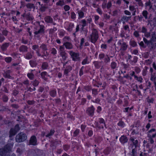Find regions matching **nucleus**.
I'll list each match as a JSON object with an SVG mask.
<instances>
[{
  "label": "nucleus",
  "instance_id": "f257e3e1",
  "mask_svg": "<svg viewBox=\"0 0 156 156\" xmlns=\"http://www.w3.org/2000/svg\"><path fill=\"white\" fill-rule=\"evenodd\" d=\"M13 143L9 144L5 146L3 148L0 149V154L1 156H5L7 154L12 151Z\"/></svg>",
  "mask_w": 156,
  "mask_h": 156
},
{
  "label": "nucleus",
  "instance_id": "f03ea898",
  "mask_svg": "<svg viewBox=\"0 0 156 156\" xmlns=\"http://www.w3.org/2000/svg\"><path fill=\"white\" fill-rule=\"evenodd\" d=\"M98 38V31L95 29L92 30V33L90 36V40L93 43H95Z\"/></svg>",
  "mask_w": 156,
  "mask_h": 156
},
{
  "label": "nucleus",
  "instance_id": "7ed1b4c3",
  "mask_svg": "<svg viewBox=\"0 0 156 156\" xmlns=\"http://www.w3.org/2000/svg\"><path fill=\"white\" fill-rule=\"evenodd\" d=\"M27 136L23 133H20L17 135L16 136V140L18 142H21L24 141L26 139Z\"/></svg>",
  "mask_w": 156,
  "mask_h": 156
},
{
  "label": "nucleus",
  "instance_id": "20e7f679",
  "mask_svg": "<svg viewBox=\"0 0 156 156\" xmlns=\"http://www.w3.org/2000/svg\"><path fill=\"white\" fill-rule=\"evenodd\" d=\"M70 54L73 61H77L80 60V58L79 53L70 51Z\"/></svg>",
  "mask_w": 156,
  "mask_h": 156
},
{
  "label": "nucleus",
  "instance_id": "39448f33",
  "mask_svg": "<svg viewBox=\"0 0 156 156\" xmlns=\"http://www.w3.org/2000/svg\"><path fill=\"white\" fill-rule=\"evenodd\" d=\"M19 129V125H16L15 126L14 129H11L10 131V137H11L12 136L14 135Z\"/></svg>",
  "mask_w": 156,
  "mask_h": 156
},
{
  "label": "nucleus",
  "instance_id": "423d86ee",
  "mask_svg": "<svg viewBox=\"0 0 156 156\" xmlns=\"http://www.w3.org/2000/svg\"><path fill=\"white\" fill-rule=\"evenodd\" d=\"M30 144L32 145H35L37 143V140L36 138L34 136H32L30 140Z\"/></svg>",
  "mask_w": 156,
  "mask_h": 156
},
{
  "label": "nucleus",
  "instance_id": "0eeeda50",
  "mask_svg": "<svg viewBox=\"0 0 156 156\" xmlns=\"http://www.w3.org/2000/svg\"><path fill=\"white\" fill-rule=\"evenodd\" d=\"M94 109L93 106L88 108L87 110V112L90 115H93L94 114Z\"/></svg>",
  "mask_w": 156,
  "mask_h": 156
},
{
  "label": "nucleus",
  "instance_id": "6e6552de",
  "mask_svg": "<svg viewBox=\"0 0 156 156\" xmlns=\"http://www.w3.org/2000/svg\"><path fill=\"white\" fill-rule=\"evenodd\" d=\"M128 140L127 137L124 136H122L120 138V141L122 144L127 142Z\"/></svg>",
  "mask_w": 156,
  "mask_h": 156
},
{
  "label": "nucleus",
  "instance_id": "1a4fd4ad",
  "mask_svg": "<svg viewBox=\"0 0 156 156\" xmlns=\"http://www.w3.org/2000/svg\"><path fill=\"white\" fill-rule=\"evenodd\" d=\"M130 140L133 143V144H134V146L133 147H133L136 148V147L137 146V140H135L132 137H131L130 138Z\"/></svg>",
  "mask_w": 156,
  "mask_h": 156
},
{
  "label": "nucleus",
  "instance_id": "9d476101",
  "mask_svg": "<svg viewBox=\"0 0 156 156\" xmlns=\"http://www.w3.org/2000/svg\"><path fill=\"white\" fill-rule=\"evenodd\" d=\"M45 20L46 22L48 23H52L53 20L49 16H46L45 18Z\"/></svg>",
  "mask_w": 156,
  "mask_h": 156
},
{
  "label": "nucleus",
  "instance_id": "9b49d317",
  "mask_svg": "<svg viewBox=\"0 0 156 156\" xmlns=\"http://www.w3.org/2000/svg\"><path fill=\"white\" fill-rule=\"evenodd\" d=\"M64 45L65 46V47L67 49H71L73 48V46L70 43L67 42H66L65 44Z\"/></svg>",
  "mask_w": 156,
  "mask_h": 156
},
{
  "label": "nucleus",
  "instance_id": "f8f14e48",
  "mask_svg": "<svg viewBox=\"0 0 156 156\" xmlns=\"http://www.w3.org/2000/svg\"><path fill=\"white\" fill-rule=\"evenodd\" d=\"M26 6L28 9H31L33 8L34 9H35V6L33 4L31 3H28L26 5Z\"/></svg>",
  "mask_w": 156,
  "mask_h": 156
},
{
  "label": "nucleus",
  "instance_id": "ddd939ff",
  "mask_svg": "<svg viewBox=\"0 0 156 156\" xmlns=\"http://www.w3.org/2000/svg\"><path fill=\"white\" fill-rule=\"evenodd\" d=\"M41 75L42 78L44 79V80H46L47 79V77L48 76L47 75V73L46 72H42L41 73Z\"/></svg>",
  "mask_w": 156,
  "mask_h": 156
},
{
  "label": "nucleus",
  "instance_id": "4468645a",
  "mask_svg": "<svg viewBox=\"0 0 156 156\" xmlns=\"http://www.w3.org/2000/svg\"><path fill=\"white\" fill-rule=\"evenodd\" d=\"M151 41H154L155 39H156V35L155 34V32H152V34H151Z\"/></svg>",
  "mask_w": 156,
  "mask_h": 156
},
{
  "label": "nucleus",
  "instance_id": "2eb2a0df",
  "mask_svg": "<svg viewBox=\"0 0 156 156\" xmlns=\"http://www.w3.org/2000/svg\"><path fill=\"white\" fill-rule=\"evenodd\" d=\"M44 30L43 28H41L39 30L37 31H35L34 33L35 34L37 35L38 34L43 33H44Z\"/></svg>",
  "mask_w": 156,
  "mask_h": 156
},
{
  "label": "nucleus",
  "instance_id": "dca6fc26",
  "mask_svg": "<svg viewBox=\"0 0 156 156\" xmlns=\"http://www.w3.org/2000/svg\"><path fill=\"white\" fill-rule=\"evenodd\" d=\"M41 7L40 9L42 12H44L45 11L46 9L48 8V7L44 5L43 4H41Z\"/></svg>",
  "mask_w": 156,
  "mask_h": 156
},
{
  "label": "nucleus",
  "instance_id": "f3484780",
  "mask_svg": "<svg viewBox=\"0 0 156 156\" xmlns=\"http://www.w3.org/2000/svg\"><path fill=\"white\" fill-rule=\"evenodd\" d=\"M148 14V12L146 10L142 12V15L146 19H147V15Z\"/></svg>",
  "mask_w": 156,
  "mask_h": 156
},
{
  "label": "nucleus",
  "instance_id": "a211bd4d",
  "mask_svg": "<svg viewBox=\"0 0 156 156\" xmlns=\"http://www.w3.org/2000/svg\"><path fill=\"white\" fill-rule=\"evenodd\" d=\"M130 44L133 47H134L137 45L136 42L133 40H131L130 42Z\"/></svg>",
  "mask_w": 156,
  "mask_h": 156
},
{
  "label": "nucleus",
  "instance_id": "6ab92c4d",
  "mask_svg": "<svg viewBox=\"0 0 156 156\" xmlns=\"http://www.w3.org/2000/svg\"><path fill=\"white\" fill-rule=\"evenodd\" d=\"M27 19L29 20H33V18L30 15L29 13H28L26 16Z\"/></svg>",
  "mask_w": 156,
  "mask_h": 156
},
{
  "label": "nucleus",
  "instance_id": "aec40b11",
  "mask_svg": "<svg viewBox=\"0 0 156 156\" xmlns=\"http://www.w3.org/2000/svg\"><path fill=\"white\" fill-rule=\"evenodd\" d=\"M55 131L53 130H51L50 133L46 135V136L47 137H49L50 136L52 135L54 133Z\"/></svg>",
  "mask_w": 156,
  "mask_h": 156
},
{
  "label": "nucleus",
  "instance_id": "412c9836",
  "mask_svg": "<svg viewBox=\"0 0 156 156\" xmlns=\"http://www.w3.org/2000/svg\"><path fill=\"white\" fill-rule=\"evenodd\" d=\"M56 92L55 90H52L50 92V94L52 97H54L56 94Z\"/></svg>",
  "mask_w": 156,
  "mask_h": 156
},
{
  "label": "nucleus",
  "instance_id": "4be33fe9",
  "mask_svg": "<svg viewBox=\"0 0 156 156\" xmlns=\"http://www.w3.org/2000/svg\"><path fill=\"white\" fill-rule=\"evenodd\" d=\"M118 125L122 127H123L125 125V123L122 121H120L118 123Z\"/></svg>",
  "mask_w": 156,
  "mask_h": 156
},
{
  "label": "nucleus",
  "instance_id": "5701e85b",
  "mask_svg": "<svg viewBox=\"0 0 156 156\" xmlns=\"http://www.w3.org/2000/svg\"><path fill=\"white\" fill-rule=\"evenodd\" d=\"M9 45L8 43H5L3 44L2 46V49H5L7 48Z\"/></svg>",
  "mask_w": 156,
  "mask_h": 156
},
{
  "label": "nucleus",
  "instance_id": "b1692460",
  "mask_svg": "<svg viewBox=\"0 0 156 156\" xmlns=\"http://www.w3.org/2000/svg\"><path fill=\"white\" fill-rule=\"evenodd\" d=\"M145 4L146 6H149L150 9L152 8V5L150 0L148 2H146Z\"/></svg>",
  "mask_w": 156,
  "mask_h": 156
},
{
  "label": "nucleus",
  "instance_id": "393cba45",
  "mask_svg": "<svg viewBox=\"0 0 156 156\" xmlns=\"http://www.w3.org/2000/svg\"><path fill=\"white\" fill-rule=\"evenodd\" d=\"M48 66V65L47 63L44 62L42 64V68L43 69H44L47 68Z\"/></svg>",
  "mask_w": 156,
  "mask_h": 156
},
{
  "label": "nucleus",
  "instance_id": "a878e982",
  "mask_svg": "<svg viewBox=\"0 0 156 156\" xmlns=\"http://www.w3.org/2000/svg\"><path fill=\"white\" fill-rule=\"evenodd\" d=\"M89 62L87 60V58H86L82 61V64L83 65H85L86 64L89 63Z\"/></svg>",
  "mask_w": 156,
  "mask_h": 156
},
{
  "label": "nucleus",
  "instance_id": "bb28decb",
  "mask_svg": "<svg viewBox=\"0 0 156 156\" xmlns=\"http://www.w3.org/2000/svg\"><path fill=\"white\" fill-rule=\"evenodd\" d=\"M134 77L139 82H142V80H143V79L141 77H138L136 76H134Z\"/></svg>",
  "mask_w": 156,
  "mask_h": 156
},
{
  "label": "nucleus",
  "instance_id": "cd10ccee",
  "mask_svg": "<svg viewBox=\"0 0 156 156\" xmlns=\"http://www.w3.org/2000/svg\"><path fill=\"white\" fill-rule=\"evenodd\" d=\"M28 77L31 79H32L34 78V75L32 73H28L27 74Z\"/></svg>",
  "mask_w": 156,
  "mask_h": 156
},
{
  "label": "nucleus",
  "instance_id": "c85d7f7f",
  "mask_svg": "<svg viewBox=\"0 0 156 156\" xmlns=\"http://www.w3.org/2000/svg\"><path fill=\"white\" fill-rule=\"evenodd\" d=\"M116 66V64L114 62H113L111 64V66L112 68L115 69Z\"/></svg>",
  "mask_w": 156,
  "mask_h": 156
},
{
  "label": "nucleus",
  "instance_id": "c756f323",
  "mask_svg": "<svg viewBox=\"0 0 156 156\" xmlns=\"http://www.w3.org/2000/svg\"><path fill=\"white\" fill-rule=\"evenodd\" d=\"M147 69V67H145L144 69L143 70V76H145L146 75Z\"/></svg>",
  "mask_w": 156,
  "mask_h": 156
},
{
  "label": "nucleus",
  "instance_id": "7c9ffc66",
  "mask_svg": "<svg viewBox=\"0 0 156 156\" xmlns=\"http://www.w3.org/2000/svg\"><path fill=\"white\" fill-rule=\"evenodd\" d=\"M5 39V37L2 34H0V42H2Z\"/></svg>",
  "mask_w": 156,
  "mask_h": 156
},
{
  "label": "nucleus",
  "instance_id": "2f4dec72",
  "mask_svg": "<svg viewBox=\"0 0 156 156\" xmlns=\"http://www.w3.org/2000/svg\"><path fill=\"white\" fill-rule=\"evenodd\" d=\"M12 60V58L10 57H8L6 58H5V61L7 62H9Z\"/></svg>",
  "mask_w": 156,
  "mask_h": 156
},
{
  "label": "nucleus",
  "instance_id": "473e14b6",
  "mask_svg": "<svg viewBox=\"0 0 156 156\" xmlns=\"http://www.w3.org/2000/svg\"><path fill=\"white\" fill-rule=\"evenodd\" d=\"M156 79V76L154 74H151V80L153 81H154Z\"/></svg>",
  "mask_w": 156,
  "mask_h": 156
},
{
  "label": "nucleus",
  "instance_id": "72a5a7b5",
  "mask_svg": "<svg viewBox=\"0 0 156 156\" xmlns=\"http://www.w3.org/2000/svg\"><path fill=\"white\" fill-rule=\"evenodd\" d=\"M136 37H137L139 36V32L137 31H135L133 34Z\"/></svg>",
  "mask_w": 156,
  "mask_h": 156
},
{
  "label": "nucleus",
  "instance_id": "f704fd0d",
  "mask_svg": "<svg viewBox=\"0 0 156 156\" xmlns=\"http://www.w3.org/2000/svg\"><path fill=\"white\" fill-rule=\"evenodd\" d=\"M38 83L39 82L36 80H35L33 82V84L34 86H37L38 84Z\"/></svg>",
  "mask_w": 156,
  "mask_h": 156
},
{
  "label": "nucleus",
  "instance_id": "c9c22d12",
  "mask_svg": "<svg viewBox=\"0 0 156 156\" xmlns=\"http://www.w3.org/2000/svg\"><path fill=\"white\" fill-rule=\"evenodd\" d=\"M8 33V31L6 30H4L2 31V34L3 35H4L5 36H6L7 35Z\"/></svg>",
  "mask_w": 156,
  "mask_h": 156
},
{
  "label": "nucleus",
  "instance_id": "e433bc0d",
  "mask_svg": "<svg viewBox=\"0 0 156 156\" xmlns=\"http://www.w3.org/2000/svg\"><path fill=\"white\" fill-rule=\"evenodd\" d=\"M143 40L145 44H149L150 43V42L151 41H147V39L144 37L143 38Z\"/></svg>",
  "mask_w": 156,
  "mask_h": 156
},
{
  "label": "nucleus",
  "instance_id": "4c0bfd02",
  "mask_svg": "<svg viewBox=\"0 0 156 156\" xmlns=\"http://www.w3.org/2000/svg\"><path fill=\"white\" fill-rule=\"evenodd\" d=\"M64 4V2L63 1H59L57 3L56 5H62Z\"/></svg>",
  "mask_w": 156,
  "mask_h": 156
},
{
  "label": "nucleus",
  "instance_id": "58836bf2",
  "mask_svg": "<svg viewBox=\"0 0 156 156\" xmlns=\"http://www.w3.org/2000/svg\"><path fill=\"white\" fill-rule=\"evenodd\" d=\"M78 14H79V16L80 18H82V17H83V15H84V13H83V12H79Z\"/></svg>",
  "mask_w": 156,
  "mask_h": 156
},
{
  "label": "nucleus",
  "instance_id": "ea45409f",
  "mask_svg": "<svg viewBox=\"0 0 156 156\" xmlns=\"http://www.w3.org/2000/svg\"><path fill=\"white\" fill-rule=\"evenodd\" d=\"M112 6V3L111 2H109L107 4V9H109Z\"/></svg>",
  "mask_w": 156,
  "mask_h": 156
},
{
  "label": "nucleus",
  "instance_id": "a19ab883",
  "mask_svg": "<svg viewBox=\"0 0 156 156\" xmlns=\"http://www.w3.org/2000/svg\"><path fill=\"white\" fill-rule=\"evenodd\" d=\"M64 9L66 11H68L69 10L70 7L67 5H66L64 6Z\"/></svg>",
  "mask_w": 156,
  "mask_h": 156
},
{
  "label": "nucleus",
  "instance_id": "79ce46f5",
  "mask_svg": "<svg viewBox=\"0 0 156 156\" xmlns=\"http://www.w3.org/2000/svg\"><path fill=\"white\" fill-rule=\"evenodd\" d=\"M76 18V14L73 12L71 13V18L74 19Z\"/></svg>",
  "mask_w": 156,
  "mask_h": 156
},
{
  "label": "nucleus",
  "instance_id": "37998d69",
  "mask_svg": "<svg viewBox=\"0 0 156 156\" xmlns=\"http://www.w3.org/2000/svg\"><path fill=\"white\" fill-rule=\"evenodd\" d=\"M139 44L143 48H145V47L144 45V44L143 41H142L139 43Z\"/></svg>",
  "mask_w": 156,
  "mask_h": 156
},
{
  "label": "nucleus",
  "instance_id": "c03bdc74",
  "mask_svg": "<svg viewBox=\"0 0 156 156\" xmlns=\"http://www.w3.org/2000/svg\"><path fill=\"white\" fill-rule=\"evenodd\" d=\"M106 1L105 2H104L103 3L102 5V7L103 9H105L106 7Z\"/></svg>",
  "mask_w": 156,
  "mask_h": 156
},
{
  "label": "nucleus",
  "instance_id": "a18cd8bd",
  "mask_svg": "<svg viewBox=\"0 0 156 156\" xmlns=\"http://www.w3.org/2000/svg\"><path fill=\"white\" fill-rule=\"evenodd\" d=\"M79 133V130L78 129L76 130L74 133V134L75 136H76Z\"/></svg>",
  "mask_w": 156,
  "mask_h": 156
},
{
  "label": "nucleus",
  "instance_id": "49530a36",
  "mask_svg": "<svg viewBox=\"0 0 156 156\" xmlns=\"http://www.w3.org/2000/svg\"><path fill=\"white\" fill-rule=\"evenodd\" d=\"M147 30L144 27H143L142 28V32L144 33H146Z\"/></svg>",
  "mask_w": 156,
  "mask_h": 156
},
{
  "label": "nucleus",
  "instance_id": "de8ad7c7",
  "mask_svg": "<svg viewBox=\"0 0 156 156\" xmlns=\"http://www.w3.org/2000/svg\"><path fill=\"white\" fill-rule=\"evenodd\" d=\"M130 17H127L126 16H124L123 17V19L125 20L128 21L129 20V19Z\"/></svg>",
  "mask_w": 156,
  "mask_h": 156
},
{
  "label": "nucleus",
  "instance_id": "09e8293b",
  "mask_svg": "<svg viewBox=\"0 0 156 156\" xmlns=\"http://www.w3.org/2000/svg\"><path fill=\"white\" fill-rule=\"evenodd\" d=\"M125 13L127 15H131L130 12L128 10H125L124 11Z\"/></svg>",
  "mask_w": 156,
  "mask_h": 156
},
{
  "label": "nucleus",
  "instance_id": "8fccbe9b",
  "mask_svg": "<svg viewBox=\"0 0 156 156\" xmlns=\"http://www.w3.org/2000/svg\"><path fill=\"white\" fill-rule=\"evenodd\" d=\"M99 122L100 123H104V120L102 118L100 119ZM104 125L105 126V123H104Z\"/></svg>",
  "mask_w": 156,
  "mask_h": 156
},
{
  "label": "nucleus",
  "instance_id": "3c124183",
  "mask_svg": "<svg viewBox=\"0 0 156 156\" xmlns=\"http://www.w3.org/2000/svg\"><path fill=\"white\" fill-rule=\"evenodd\" d=\"M129 8L130 10L131 11H134L135 9L134 6H130Z\"/></svg>",
  "mask_w": 156,
  "mask_h": 156
},
{
  "label": "nucleus",
  "instance_id": "603ef678",
  "mask_svg": "<svg viewBox=\"0 0 156 156\" xmlns=\"http://www.w3.org/2000/svg\"><path fill=\"white\" fill-rule=\"evenodd\" d=\"M97 11L99 14H102V12L101 10L99 8H98L97 9Z\"/></svg>",
  "mask_w": 156,
  "mask_h": 156
},
{
  "label": "nucleus",
  "instance_id": "864d4df0",
  "mask_svg": "<svg viewBox=\"0 0 156 156\" xmlns=\"http://www.w3.org/2000/svg\"><path fill=\"white\" fill-rule=\"evenodd\" d=\"M145 36L146 37H149L150 36V33H145Z\"/></svg>",
  "mask_w": 156,
  "mask_h": 156
},
{
  "label": "nucleus",
  "instance_id": "5fc2aeb1",
  "mask_svg": "<svg viewBox=\"0 0 156 156\" xmlns=\"http://www.w3.org/2000/svg\"><path fill=\"white\" fill-rule=\"evenodd\" d=\"M104 17L105 19H109L110 17V16L109 15H108L107 14H105L104 15Z\"/></svg>",
  "mask_w": 156,
  "mask_h": 156
},
{
  "label": "nucleus",
  "instance_id": "6e6d98bb",
  "mask_svg": "<svg viewBox=\"0 0 156 156\" xmlns=\"http://www.w3.org/2000/svg\"><path fill=\"white\" fill-rule=\"evenodd\" d=\"M40 48H42V49H45L46 48V46L45 44H42L40 47Z\"/></svg>",
  "mask_w": 156,
  "mask_h": 156
},
{
  "label": "nucleus",
  "instance_id": "4d7b16f0",
  "mask_svg": "<svg viewBox=\"0 0 156 156\" xmlns=\"http://www.w3.org/2000/svg\"><path fill=\"white\" fill-rule=\"evenodd\" d=\"M151 111H149L148 113V118L149 119H151L152 118V116L151 115Z\"/></svg>",
  "mask_w": 156,
  "mask_h": 156
},
{
  "label": "nucleus",
  "instance_id": "13d9d810",
  "mask_svg": "<svg viewBox=\"0 0 156 156\" xmlns=\"http://www.w3.org/2000/svg\"><path fill=\"white\" fill-rule=\"evenodd\" d=\"M93 134V131L91 130H90L88 133V135L89 136H91Z\"/></svg>",
  "mask_w": 156,
  "mask_h": 156
},
{
  "label": "nucleus",
  "instance_id": "bf43d9fd",
  "mask_svg": "<svg viewBox=\"0 0 156 156\" xmlns=\"http://www.w3.org/2000/svg\"><path fill=\"white\" fill-rule=\"evenodd\" d=\"M85 128V126L84 125H82L81 126V129L82 131H83Z\"/></svg>",
  "mask_w": 156,
  "mask_h": 156
},
{
  "label": "nucleus",
  "instance_id": "052dcab7",
  "mask_svg": "<svg viewBox=\"0 0 156 156\" xmlns=\"http://www.w3.org/2000/svg\"><path fill=\"white\" fill-rule=\"evenodd\" d=\"M69 71V70L68 69H65L64 71V74L67 75Z\"/></svg>",
  "mask_w": 156,
  "mask_h": 156
},
{
  "label": "nucleus",
  "instance_id": "680f3d73",
  "mask_svg": "<svg viewBox=\"0 0 156 156\" xmlns=\"http://www.w3.org/2000/svg\"><path fill=\"white\" fill-rule=\"evenodd\" d=\"M73 26V24L72 23H70V24H69V30H70V29H71V28H72Z\"/></svg>",
  "mask_w": 156,
  "mask_h": 156
},
{
  "label": "nucleus",
  "instance_id": "e2e57ef3",
  "mask_svg": "<svg viewBox=\"0 0 156 156\" xmlns=\"http://www.w3.org/2000/svg\"><path fill=\"white\" fill-rule=\"evenodd\" d=\"M104 57V55L102 54L99 55V57L100 58H102Z\"/></svg>",
  "mask_w": 156,
  "mask_h": 156
},
{
  "label": "nucleus",
  "instance_id": "0e129e2a",
  "mask_svg": "<svg viewBox=\"0 0 156 156\" xmlns=\"http://www.w3.org/2000/svg\"><path fill=\"white\" fill-rule=\"evenodd\" d=\"M3 100L4 101H6L8 100V98L6 96L3 97Z\"/></svg>",
  "mask_w": 156,
  "mask_h": 156
},
{
  "label": "nucleus",
  "instance_id": "69168bd1",
  "mask_svg": "<svg viewBox=\"0 0 156 156\" xmlns=\"http://www.w3.org/2000/svg\"><path fill=\"white\" fill-rule=\"evenodd\" d=\"M132 109V108H125V110H124V111L125 112H128V110L129 109L130 110H131V109Z\"/></svg>",
  "mask_w": 156,
  "mask_h": 156
},
{
  "label": "nucleus",
  "instance_id": "338daca9",
  "mask_svg": "<svg viewBox=\"0 0 156 156\" xmlns=\"http://www.w3.org/2000/svg\"><path fill=\"white\" fill-rule=\"evenodd\" d=\"M84 42V39L83 38H82L81 40L80 45L81 46L82 45V44Z\"/></svg>",
  "mask_w": 156,
  "mask_h": 156
},
{
  "label": "nucleus",
  "instance_id": "774afa93",
  "mask_svg": "<svg viewBox=\"0 0 156 156\" xmlns=\"http://www.w3.org/2000/svg\"><path fill=\"white\" fill-rule=\"evenodd\" d=\"M101 108L100 106H98V107L97 112H99L100 111H101Z\"/></svg>",
  "mask_w": 156,
  "mask_h": 156
}]
</instances>
